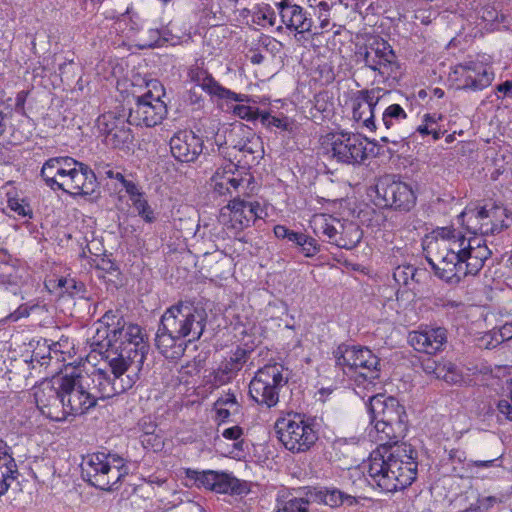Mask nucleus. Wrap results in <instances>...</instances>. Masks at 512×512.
Listing matches in <instances>:
<instances>
[{"label": "nucleus", "instance_id": "a18cd8bd", "mask_svg": "<svg viewBox=\"0 0 512 512\" xmlns=\"http://www.w3.org/2000/svg\"><path fill=\"white\" fill-rule=\"evenodd\" d=\"M13 116V108L4 102H0V135L12 127Z\"/></svg>", "mask_w": 512, "mask_h": 512}, {"label": "nucleus", "instance_id": "e433bc0d", "mask_svg": "<svg viewBox=\"0 0 512 512\" xmlns=\"http://www.w3.org/2000/svg\"><path fill=\"white\" fill-rule=\"evenodd\" d=\"M18 272L17 269L7 264L0 266V285L10 289L14 294H16V288L21 282V276Z\"/></svg>", "mask_w": 512, "mask_h": 512}, {"label": "nucleus", "instance_id": "6ab92c4d", "mask_svg": "<svg viewBox=\"0 0 512 512\" xmlns=\"http://www.w3.org/2000/svg\"><path fill=\"white\" fill-rule=\"evenodd\" d=\"M368 411L371 421L393 422V424L406 422L404 407L394 397L377 394L369 398ZM396 425V429H398Z\"/></svg>", "mask_w": 512, "mask_h": 512}, {"label": "nucleus", "instance_id": "49530a36", "mask_svg": "<svg viewBox=\"0 0 512 512\" xmlns=\"http://www.w3.org/2000/svg\"><path fill=\"white\" fill-rule=\"evenodd\" d=\"M502 343V338L499 337L497 329H493L478 339V346L485 349H492Z\"/></svg>", "mask_w": 512, "mask_h": 512}, {"label": "nucleus", "instance_id": "ddd939ff", "mask_svg": "<svg viewBox=\"0 0 512 512\" xmlns=\"http://www.w3.org/2000/svg\"><path fill=\"white\" fill-rule=\"evenodd\" d=\"M492 66L480 61L469 60L451 68L448 80L459 90L480 91L494 80Z\"/></svg>", "mask_w": 512, "mask_h": 512}, {"label": "nucleus", "instance_id": "f03ea898", "mask_svg": "<svg viewBox=\"0 0 512 512\" xmlns=\"http://www.w3.org/2000/svg\"><path fill=\"white\" fill-rule=\"evenodd\" d=\"M425 250L435 274L451 284L467 275H476L492 254L482 238L467 239L448 227L438 228L427 241Z\"/></svg>", "mask_w": 512, "mask_h": 512}, {"label": "nucleus", "instance_id": "5fc2aeb1", "mask_svg": "<svg viewBox=\"0 0 512 512\" xmlns=\"http://www.w3.org/2000/svg\"><path fill=\"white\" fill-rule=\"evenodd\" d=\"M441 363L435 360L427 359L422 362V369L426 374L434 375L438 379V372L440 371Z\"/></svg>", "mask_w": 512, "mask_h": 512}, {"label": "nucleus", "instance_id": "72a5a7b5", "mask_svg": "<svg viewBox=\"0 0 512 512\" xmlns=\"http://www.w3.org/2000/svg\"><path fill=\"white\" fill-rule=\"evenodd\" d=\"M361 238L362 232L357 225L352 222H342L335 245L344 249H352L360 242Z\"/></svg>", "mask_w": 512, "mask_h": 512}, {"label": "nucleus", "instance_id": "393cba45", "mask_svg": "<svg viewBox=\"0 0 512 512\" xmlns=\"http://www.w3.org/2000/svg\"><path fill=\"white\" fill-rule=\"evenodd\" d=\"M189 79L197 86L201 87L211 96L219 99L232 100L236 102H248L249 96L245 94H237L225 87L221 86L213 76L200 66H193L188 72Z\"/></svg>", "mask_w": 512, "mask_h": 512}, {"label": "nucleus", "instance_id": "2f4dec72", "mask_svg": "<svg viewBox=\"0 0 512 512\" xmlns=\"http://www.w3.org/2000/svg\"><path fill=\"white\" fill-rule=\"evenodd\" d=\"M243 134V129L230 130L229 140L231 141V146L233 147V149H236L239 152L243 153L244 156L254 155L255 153L258 152V149L260 148L259 139L255 137H245L243 136Z\"/></svg>", "mask_w": 512, "mask_h": 512}, {"label": "nucleus", "instance_id": "de8ad7c7", "mask_svg": "<svg viewBox=\"0 0 512 512\" xmlns=\"http://www.w3.org/2000/svg\"><path fill=\"white\" fill-rule=\"evenodd\" d=\"M260 117H261V122L268 127H277L282 130L288 129L289 123H288V119L286 117L279 118V117L270 115L268 112L261 113Z\"/></svg>", "mask_w": 512, "mask_h": 512}, {"label": "nucleus", "instance_id": "680f3d73", "mask_svg": "<svg viewBox=\"0 0 512 512\" xmlns=\"http://www.w3.org/2000/svg\"><path fill=\"white\" fill-rule=\"evenodd\" d=\"M290 242L295 243L300 246L301 244H305L307 241V235L304 233H298L294 231H290L289 237L287 239Z\"/></svg>", "mask_w": 512, "mask_h": 512}, {"label": "nucleus", "instance_id": "0eeeda50", "mask_svg": "<svg viewBox=\"0 0 512 512\" xmlns=\"http://www.w3.org/2000/svg\"><path fill=\"white\" fill-rule=\"evenodd\" d=\"M337 365L356 382L372 384L379 377V358L368 348L341 345L334 352Z\"/></svg>", "mask_w": 512, "mask_h": 512}, {"label": "nucleus", "instance_id": "13d9d810", "mask_svg": "<svg viewBox=\"0 0 512 512\" xmlns=\"http://www.w3.org/2000/svg\"><path fill=\"white\" fill-rule=\"evenodd\" d=\"M123 187L128 193L131 201H133L135 198L137 199L143 196V193L140 191L138 186L132 181L127 180L126 182H124Z\"/></svg>", "mask_w": 512, "mask_h": 512}, {"label": "nucleus", "instance_id": "412c9836", "mask_svg": "<svg viewBox=\"0 0 512 512\" xmlns=\"http://www.w3.org/2000/svg\"><path fill=\"white\" fill-rule=\"evenodd\" d=\"M382 89L362 90L352 99L353 119L370 131L376 129L375 107L383 97Z\"/></svg>", "mask_w": 512, "mask_h": 512}, {"label": "nucleus", "instance_id": "7ed1b4c3", "mask_svg": "<svg viewBox=\"0 0 512 512\" xmlns=\"http://www.w3.org/2000/svg\"><path fill=\"white\" fill-rule=\"evenodd\" d=\"M129 375L116 379L102 369L93 368L90 372L72 368L60 375L59 388L62 389L64 419L70 415H82L96 406L97 401L111 398L133 386Z\"/></svg>", "mask_w": 512, "mask_h": 512}, {"label": "nucleus", "instance_id": "a211bd4d", "mask_svg": "<svg viewBox=\"0 0 512 512\" xmlns=\"http://www.w3.org/2000/svg\"><path fill=\"white\" fill-rule=\"evenodd\" d=\"M186 475L194 480L197 487H203L220 494L241 493V483L230 473L214 470L197 471L188 469Z\"/></svg>", "mask_w": 512, "mask_h": 512}, {"label": "nucleus", "instance_id": "b1692460", "mask_svg": "<svg viewBox=\"0 0 512 512\" xmlns=\"http://www.w3.org/2000/svg\"><path fill=\"white\" fill-rule=\"evenodd\" d=\"M77 165L78 161L71 157L50 158L43 164L41 176L51 189L64 191L66 179L70 178Z\"/></svg>", "mask_w": 512, "mask_h": 512}, {"label": "nucleus", "instance_id": "3c124183", "mask_svg": "<svg viewBox=\"0 0 512 512\" xmlns=\"http://www.w3.org/2000/svg\"><path fill=\"white\" fill-rule=\"evenodd\" d=\"M509 399L498 402V410L507 420L512 421V381L509 383Z\"/></svg>", "mask_w": 512, "mask_h": 512}, {"label": "nucleus", "instance_id": "c03bdc74", "mask_svg": "<svg viewBox=\"0 0 512 512\" xmlns=\"http://www.w3.org/2000/svg\"><path fill=\"white\" fill-rule=\"evenodd\" d=\"M254 20L262 26H274L276 23V15L273 9L269 5L260 7L254 13Z\"/></svg>", "mask_w": 512, "mask_h": 512}, {"label": "nucleus", "instance_id": "423d86ee", "mask_svg": "<svg viewBox=\"0 0 512 512\" xmlns=\"http://www.w3.org/2000/svg\"><path fill=\"white\" fill-rule=\"evenodd\" d=\"M81 470L84 480L104 491L117 489L127 474L123 458L105 453L88 455L81 464Z\"/></svg>", "mask_w": 512, "mask_h": 512}, {"label": "nucleus", "instance_id": "39448f33", "mask_svg": "<svg viewBox=\"0 0 512 512\" xmlns=\"http://www.w3.org/2000/svg\"><path fill=\"white\" fill-rule=\"evenodd\" d=\"M113 329L100 330L103 332L105 343L101 348L108 350L107 361L111 374L116 379L125 378L124 374L133 366L139 369L143 364L148 346L140 326L129 324L126 326L121 319L117 320Z\"/></svg>", "mask_w": 512, "mask_h": 512}, {"label": "nucleus", "instance_id": "f704fd0d", "mask_svg": "<svg viewBox=\"0 0 512 512\" xmlns=\"http://www.w3.org/2000/svg\"><path fill=\"white\" fill-rule=\"evenodd\" d=\"M441 119L440 115L425 114L422 123L416 128V132L422 136L431 135L434 141L439 140L445 133L439 125Z\"/></svg>", "mask_w": 512, "mask_h": 512}, {"label": "nucleus", "instance_id": "f257e3e1", "mask_svg": "<svg viewBox=\"0 0 512 512\" xmlns=\"http://www.w3.org/2000/svg\"><path fill=\"white\" fill-rule=\"evenodd\" d=\"M374 423L375 441L379 447L369 457L367 473L369 483L386 493L405 489L416 479V451L410 444L399 443L404 437L406 424L371 421Z\"/></svg>", "mask_w": 512, "mask_h": 512}, {"label": "nucleus", "instance_id": "c85d7f7f", "mask_svg": "<svg viewBox=\"0 0 512 512\" xmlns=\"http://www.w3.org/2000/svg\"><path fill=\"white\" fill-rule=\"evenodd\" d=\"M310 227L317 236H325L329 243L335 245L342 222L328 214H315L310 220Z\"/></svg>", "mask_w": 512, "mask_h": 512}, {"label": "nucleus", "instance_id": "ea45409f", "mask_svg": "<svg viewBox=\"0 0 512 512\" xmlns=\"http://www.w3.org/2000/svg\"><path fill=\"white\" fill-rule=\"evenodd\" d=\"M116 319L118 320L119 318L113 311H108L103 315L99 321L100 326L96 329V335L94 336L92 344L101 347L105 343V341H103V332H100V330L113 329L114 327H118L117 321H115Z\"/></svg>", "mask_w": 512, "mask_h": 512}, {"label": "nucleus", "instance_id": "c756f323", "mask_svg": "<svg viewBox=\"0 0 512 512\" xmlns=\"http://www.w3.org/2000/svg\"><path fill=\"white\" fill-rule=\"evenodd\" d=\"M242 179L235 176L232 165L227 168L217 169L211 178L213 190L220 196L232 194L238 190Z\"/></svg>", "mask_w": 512, "mask_h": 512}, {"label": "nucleus", "instance_id": "58836bf2", "mask_svg": "<svg viewBox=\"0 0 512 512\" xmlns=\"http://www.w3.org/2000/svg\"><path fill=\"white\" fill-rule=\"evenodd\" d=\"M310 498L293 497L278 503L277 512H310Z\"/></svg>", "mask_w": 512, "mask_h": 512}, {"label": "nucleus", "instance_id": "79ce46f5", "mask_svg": "<svg viewBox=\"0 0 512 512\" xmlns=\"http://www.w3.org/2000/svg\"><path fill=\"white\" fill-rule=\"evenodd\" d=\"M141 48H153L162 46L166 39L159 29H148L141 36Z\"/></svg>", "mask_w": 512, "mask_h": 512}, {"label": "nucleus", "instance_id": "09e8293b", "mask_svg": "<svg viewBox=\"0 0 512 512\" xmlns=\"http://www.w3.org/2000/svg\"><path fill=\"white\" fill-rule=\"evenodd\" d=\"M57 286L70 296L75 295L83 289V284L73 278H60L57 282Z\"/></svg>", "mask_w": 512, "mask_h": 512}, {"label": "nucleus", "instance_id": "774afa93", "mask_svg": "<svg viewBox=\"0 0 512 512\" xmlns=\"http://www.w3.org/2000/svg\"><path fill=\"white\" fill-rule=\"evenodd\" d=\"M232 377V372L231 371H226V370H219L217 372V375H216V378L217 380L223 384L227 381H229Z\"/></svg>", "mask_w": 512, "mask_h": 512}, {"label": "nucleus", "instance_id": "20e7f679", "mask_svg": "<svg viewBox=\"0 0 512 512\" xmlns=\"http://www.w3.org/2000/svg\"><path fill=\"white\" fill-rule=\"evenodd\" d=\"M204 307L193 302H178L169 307L161 317L156 333V346L167 359L183 356L187 344L200 339L206 322Z\"/></svg>", "mask_w": 512, "mask_h": 512}, {"label": "nucleus", "instance_id": "37998d69", "mask_svg": "<svg viewBox=\"0 0 512 512\" xmlns=\"http://www.w3.org/2000/svg\"><path fill=\"white\" fill-rule=\"evenodd\" d=\"M131 202L135 210L138 212V215L141 216L147 223L154 222V211L148 204L147 200L144 198V195L137 199L135 198Z\"/></svg>", "mask_w": 512, "mask_h": 512}, {"label": "nucleus", "instance_id": "473e14b6", "mask_svg": "<svg viewBox=\"0 0 512 512\" xmlns=\"http://www.w3.org/2000/svg\"><path fill=\"white\" fill-rule=\"evenodd\" d=\"M217 419L224 422L231 416L240 412V404L234 393L227 392L221 395L214 403Z\"/></svg>", "mask_w": 512, "mask_h": 512}, {"label": "nucleus", "instance_id": "4be33fe9", "mask_svg": "<svg viewBox=\"0 0 512 512\" xmlns=\"http://www.w3.org/2000/svg\"><path fill=\"white\" fill-rule=\"evenodd\" d=\"M174 158L183 163L194 162L203 151V140L192 130H179L170 139Z\"/></svg>", "mask_w": 512, "mask_h": 512}, {"label": "nucleus", "instance_id": "6e6d98bb", "mask_svg": "<svg viewBox=\"0 0 512 512\" xmlns=\"http://www.w3.org/2000/svg\"><path fill=\"white\" fill-rule=\"evenodd\" d=\"M242 435H243V430L239 426H232V427L226 428L222 432V436L225 439L233 440V441H238L239 439H241Z\"/></svg>", "mask_w": 512, "mask_h": 512}, {"label": "nucleus", "instance_id": "2eb2a0df", "mask_svg": "<svg viewBox=\"0 0 512 512\" xmlns=\"http://www.w3.org/2000/svg\"><path fill=\"white\" fill-rule=\"evenodd\" d=\"M96 123L108 145L122 149L133 142L134 136L130 129V125L133 124L129 123L125 112H106L98 117Z\"/></svg>", "mask_w": 512, "mask_h": 512}, {"label": "nucleus", "instance_id": "0e129e2a", "mask_svg": "<svg viewBox=\"0 0 512 512\" xmlns=\"http://www.w3.org/2000/svg\"><path fill=\"white\" fill-rule=\"evenodd\" d=\"M290 231L291 230H289L283 225H276L274 227V234L279 239H288Z\"/></svg>", "mask_w": 512, "mask_h": 512}, {"label": "nucleus", "instance_id": "4c0bfd02", "mask_svg": "<svg viewBox=\"0 0 512 512\" xmlns=\"http://www.w3.org/2000/svg\"><path fill=\"white\" fill-rule=\"evenodd\" d=\"M438 379H442L449 384H460L463 381V375L458 367L450 362H441Z\"/></svg>", "mask_w": 512, "mask_h": 512}, {"label": "nucleus", "instance_id": "c9c22d12", "mask_svg": "<svg viewBox=\"0 0 512 512\" xmlns=\"http://www.w3.org/2000/svg\"><path fill=\"white\" fill-rule=\"evenodd\" d=\"M407 118V113L399 104L389 105L382 113V123L387 130H394Z\"/></svg>", "mask_w": 512, "mask_h": 512}, {"label": "nucleus", "instance_id": "a878e982", "mask_svg": "<svg viewBox=\"0 0 512 512\" xmlns=\"http://www.w3.org/2000/svg\"><path fill=\"white\" fill-rule=\"evenodd\" d=\"M281 22L290 30L298 33L309 32L312 27V19L307 16L304 9L292 3L291 0H282L277 4Z\"/></svg>", "mask_w": 512, "mask_h": 512}, {"label": "nucleus", "instance_id": "a19ab883", "mask_svg": "<svg viewBox=\"0 0 512 512\" xmlns=\"http://www.w3.org/2000/svg\"><path fill=\"white\" fill-rule=\"evenodd\" d=\"M418 270L412 265H401L394 269L393 278L400 285H408L411 280H415Z\"/></svg>", "mask_w": 512, "mask_h": 512}, {"label": "nucleus", "instance_id": "052dcab7", "mask_svg": "<svg viewBox=\"0 0 512 512\" xmlns=\"http://www.w3.org/2000/svg\"><path fill=\"white\" fill-rule=\"evenodd\" d=\"M499 337L502 342L512 339V322L504 324L500 329H497Z\"/></svg>", "mask_w": 512, "mask_h": 512}, {"label": "nucleus", "instance_id": "7c9ffc66", "mask_svg": "<svg viewBox=\"0 0 512 512\" xmlns=\"http://www.w3.org/2000/svg\"><path fill=\"white\" fill-rule=\"evenodd\" d=\"M17 472L14 458L11 455L10 447L0 439V495L4 494L11 482L15 479Z\"/></svg>", "mask_w": 512, "mask_h": 512}, {"label": "nucleus", "instance_id": "4468645a", "mask_svg": "<svg viewBox=\"0 0 512 512\" xmlns=\"http://www.w3.org/2000/svg\"><path fill=\"white\" fill-rule=\"evenodd\" d=\"M359 56L369 69L377 72L382 80L388 79L398 69L396 55L390 44L383 39L375 38L365 46Z\"/></svg>", "mask_w": 512, "mask_h": 512}, {"label": "nucleus", "instance_id": "338daca9", "mask_svg": "<svg viewBox=\"0 0 512 512\" xmlns=\"http://www.w3.org/2000/svg\"><path fill=\"white\" fill-rule=\"evenodd\" d=\"M395 296L398 303V308H405L406 305L402 304V302L404 301L405 297L408 299L411 296V293L407 290H397L395 292Z\"/></svg>", "mask_w": 512, "mask_h": 512}, {"label": "nucleus", "instance_id": "9b49d317", "mask_svg": "<svg viewBox=\"0 0 512 512\" xmlns=\"http://www.w3.org/2000/svg\"><path fill=\"white\" fill-rule=\"evenodd\" d=\"M281 364L274 363L260 368L249 384V395L257 404L272 408L279 401V390L287 384L288 376Z\"/></svg>", "mask_w": 512, "mask_h": 512}, {"label": "nucleus", "instance_id": "aec40b11", "mask_svg": "<svg viewBox=\"0 0 512 512\" xmlns=\"http://www.w3.org/2000/svg\"><path fill=\"white\" fill-rule=\"evenodd\" d=\"M377 194L383 198L385 206L409 211L416 204V196L412 188L404 182H381L377 185Z\"/></svg>", "mask_w": 512, "mask_h": 512}, {"label": "nucleus", "instance_id": "bf43d9fd", "mask_svg": "<svg viewBox=\"0 0 512 512\" xmlns=\"http://www.w3.org/2000/svg\"><path fill=\"white\" fill-rule=\"evenodd\" d=\"M30 309L28 306L26 305H21L18 307L17 310H15L13 313H11L7 318L8 320L10 321H18L19 319L23 318V317H28L29 314H30Z\"/></svg>", "mask_w": 512, "mask_h": 512}, {"label": "nucleus", "instance_id": "5701e85b", "mask_svg": "<svg viewBox=\"0 0 512 512\" xmlns=\"http://www.w3.org/2000/svg\"><path fill=\"white\" fill-rule=\"evenodd\" d=\"M408 343L418 352L434 355L447 343V330L443 327H425L408 334Z\"/></svg>", "mask_w": 512, "mask_h": 512}, {"label": "nucleus", "instance_id": "69168bd1", "mask_svg": "<svg viewBox=\"0 0 512 512\" xmlns=\"http://www.w3.org/2000/svg\"><path fill=\"white\" fill-rule=\"evenodd\" d=\"M10 208L15 211L18 215H27L25 206L18 202V200L9 201Z\"/></svg>", "mask_w": 512, "mask_h": 512}, {"label": "nucleus", "instance_id": "bb28decb", "mask_svg": "<svg viewBox=\"0 0 512 512\" xmlns=\"http://www.w3.org/2000/svg\"><path fill=\"white\" fill-rule=\"evenodd\" d=\"M97 186L94 172L85 164L78 162L69 179H66L64 192L73 195H91Z\"/></svg>", "mask_w": 512, "mask_h": 512}, {"label": "nucleus", "instance_id": "dca6fc26", "mask_svg": "<svg viewBox=\"0 0 512 512\" xmlns=\"http://www.w3.org/2000/svg\"><path fill=\"white\" fill-rule=\"evenodd\" d=\"M60 376L42 381L34 388V399L38 409L47 418L63 421L64 405L62 389L59 388Z\"/></svg>", "mask_w": 512, "mask_h": 512}, {"label": "nucleus", "instance_id": "cd10ccee", "mask_svg": "<svg viewBox=\"0 0 512 512\" xmlns=\"http://www.w3.org/2000/svg\"><path fill=\"white\" fill-rule=\"evenodd\" d=\"M307 495L313 501L328 505L332 508L339 507L343 504L352 506L356 503L354 496L347 494L335 487L313 488L312 490H309Z\"/></svg>", "mask_w": 512, "mask_h": 512}, {"label": "nucleus", "instance_id": "6e6552de", "mask_svg": "<svg viewBox=\"0 0 512 512\" xmlns=\"http://www.w3.org/2000/svg\"><path fill=\"white\" fill-rule=\"evenodd\" d=\"M279 441L292 453L308 451L317 441L313 424L299 413H289L275 423Z\"/></svg>", "mask_w": 512, "mask_h": 512}, {"label": "nucleus", "instance_id": "9d476101", "mask_svg": "<svg viewBox=\"0 0 512 512\" xmlns=\"http://www.w3.org/2000/svg\"><path fill=\"white\" fill-rule=\"evenodd\" d=\"M459 217L466 229L475 235L498 234L508 228L511 221L508 210L499 205L466 207Z\"/></svg>", "mask_w": 512, "mask_h": 512}, {"label": "nucleus", "instance_id": "e2e57ef3", "mask_svg": "<svg viewBox=\"0 0 512 512\" xmlns=\"http://www.w3.org/2000/svg\"><path fill=\"white\" fill-rule=\"evenodd\" d=\"M497 91L503 94V97H512V81L508 80L497 86Z\"/></svg>", "mask_w": 512, "mask_h": 512}, {"label": "nucleus", "instance_id": "f8f14e48", "mask_svg": "<svg viewBox=\"0 0 512 512\" xmlns=\"http://www.w3.org/2000/svg\"><path fill=\"white\" fill-rule=\"evenodd\" d=\"M266 210L257 201H246L238 197L221 208L219 222L234 235L248 228L257 219H264Z\"/></svg>", "mask_w": 512, "mask_h": 512}, {"label": "nucleus", "instance_id": "1a4fd4ad", "mask_svg": "<svg viewBox=\"0 0 512 512\" xmlns=\"http://www.w3.org/2000/svg\"><path fill=\"white\" fill-rule=\"evenodd\" d=\"M148 90L137 97L135 105L130 108L128 121L133 125L154 127L162 122L167 114V106L163 97L165 89L158 80L147 82Z\"/></svg>", "mask_w": 512, "mask_h": 512}, {"label": "nucleus", "instance_id": "f3484780", "mask_svg": "<svg viewBox=\"0 0 512 512\" xmlns=\"http://www.w3.org/2000/svg\"><path fill=\"white\" fill-rule=\"evenodd\" d=\"M326 152L339 163H360L366 158V143L354 134L333 135Z\"/></svg>", "mask_w": 512, "mask_h": 512}, {"label": "nucleus", "instance_id": "8fccbe9b", "mask_svg": "<svg viewBox=\"0 0 512 512\" xmlns=\"http://www.w3.org/2000/svg\"><path fill=\"white\" fill-rule=\"evenodd\" d=\"M233 113L241 119L254 120L257 118L258 111L244 104H237L233 107Z\"/></svg>", "mask_w": 512, "mask_h": 512}, {"label": "nucleus", "instance_id": "603ef678", "mask_svg": "<svg viewBox=\"0 0 512 512\" xmlns=\"http://www.w3.org/2000/svg\"><path fill=\"white\" fill-rule=\"evenodd\" d=\"M301 251L306 257H313L319 251V246L315 239L307 236V241L305 244H301Z\"/></svg>", "mask_w": 512, "mask_h": 512}, {"label": "nucleus", "instance_id": "864d4df0", "mask_svg": "<svg viewBox=\"0 0 512 512\" xmlns=\"http://www.w3.org/2000/svg\"><path fill=\"white\" fill-rule=\"evenodd\" d=\"M309 6L312 8L319 9V18L322 21V25L328 20V11L330 9L329 4L324 0H319L318 3L312 4V0H308Z\"/></svg>", "mask_w": 512, "mask_h": 512}, {"label": "nucleus", "instance_id": "4d7b16f0", "mask_svg": "<svg viewBox=\"0 0 512 512\" xmlns=\"http://www.w3.org/2000/svg\"><path fill=\"white\" fill-rule=\"evenodd\" d=\"M495 502H496V498L490 496V497L479 498L477 500V502L473 503V504L478 510L485 512V511H488L489 509H491Z\"/></svg>", "mask_w": 512, "mask_h": 512}]
</instances>
